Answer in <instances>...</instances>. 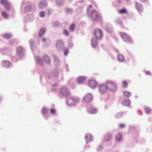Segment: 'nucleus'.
Masks as SVG:
<instances>
[{"instance_id": "f257e3e1", "label": "nucleus", "mask_w": 152, "mask_h": 152, "mask_svg": "<svg viewBox=\"0 0 152 152\" xmlns=\"http://www.w3.org/2000/svg\"><path fill=\"white\" fill-rule=\"evenodd\" d=\"M120 35L123 40L127 43L132 42V40L129 36L126 33H121Z\"/></svg>"}, {"instance_id": "f03ea898", "label": "nucleus", "mask_w": 152, "mask_h": 152, "mask_svg": "<svg viewBox=\"0 0 152 152\" xmlns=\"http://www.w3.org/2000/svg\"><path fill=\"white\" fill-rule=\"evenodd\" d=\"M91 17L93 21H96L101 19L100 15L96 10H93L91 12Z\"/></svg>"}, {"instance_id": "7ed1b4c3", "label": "nucleus", "mask_w": 152, "mask_h": 152, "mask_svg": "<svg viewBox=\"0 0 152 152\" xmlns=\"http://www.w3.org/2000/svg\"><path fill=\"white\" fill-rule=\"evenodd\" d=\"M79 100V99L78 97H71L67 100V103L69 105H72L78 102Z\"/></svg>"}, {"instance_id": "20e7f679", "label": "nucleus", "mask_w": 152, "mask_h": 152, "mask_svg": "<svg viewBox=\"0 0 152 152\" xmlns=\"http://www.w3.org/2000/svg\"><path fill=\"white\" fill-rule=\"evenodd\" d=\"M94 35L96 39L98 40L100 39L102 37V33L100 29H96L94 31Z\"/></svg>"}, {"instance_id": "39448f33", "label": "nucleus", "mask_w": 152, "mask_h": 152, "mask_svg": "<svg viewBox=\"0 0 152 152\" xmlns=\"http://www.w3.org/2000/svg\"><path fill=\"white\" fill-rule=\"evenodd\" d=\"M106 86L108 88V89H110L112 91L115 90L116 88L115 83L111 81L107 82Z\"/></svg>"}, {"instance_id": "423d86ee", "label": "nucleus", "mask_w": 152, "mask_h": 152, "mask_svg": "<svg viewBox=\"0 0 152 152\" xmlns=\"http://www.w3.org/2000/svg\"><path fill=\"white\" fill-rule=\"evenodd\" d=\"M60 93L62 95L65 96L68 95L69 94L68 90L65 87L61 88L60 90Z\"/></svg>"}, {"instance_id": "0eeeda50", "label": "nucleus", "mask_w": 152, "mask_h": 152, "mask_svg": "<svg viewBox=\"0 0 152 152\" xmlns=\"http://www.w3.org/2000/svg\"><path fill=\"white\" fill-rule=\"evenodd\" d=\"M108 90L106 85L102 84L99 86V91L102 94L105 93Z\"/></svg>"}, {"instance_id": "6e6552de", "label": "nucleus", "mask_w": 152, "mask_h": 152, "mask_svg": "<svg viewBox=\"0 0 152 152\" xmlns=\"http://www.w3.org/2000/svg\"><path fill=\"white\" fill-rule=\"evenodd\" d=\"M92 99V96L90 94H87L84 96L83 100L86 102H89L91 101Z\"/></svg>"}, {"instance_id": "1a4fd4ad", "label": "nucleus", "mask_w": 152, "mask_h": 152, "mask_svg": "<svg viewBox=\"0 0 152 152\" xmlns=\"http://www.w3.org/2000/svg\"><path fill=\"white\" fill-rule=\"evenodd\" d=\"M97 85V82L94 80H90L89 81V85L92 88H95Z\"/></svg>"}, {"instance_id": "9d476101", "label": "nucleus", "mask_w": 152, "mask_h": 152, "mask_svg": "<svg viewBox=\"0 0 152 152\" xmlns=\"http://www.w3.org/2000/svg\"><path fill=\"white\" fill-rule=\"evenodd\" d=\"M135 7L139 12H141L143 10L142 5L139 3H136Z\"/></svg>"}, {"instance_id": "9b49d317", "label": "nucleus", "mask_w": 152, "mask_h": 152, "mask_svg": "<svg viewBox=\"0 0 152 152\" xmlns=\"http://www.w3.org/2000/svg\"><path fill=\"white\" fill-rule=\"evenodd\" d=\"M97 112L96 110L94 108L91 107L88 110V113L91 114H94Z\"/></svg>"}, {"instance_id": "f8f14e48", "label": "nucleus", "mask_w": 152, "mask_h": 152, "mask_svg": "<svg viewBox=\"0 0 152 152\" xmlns=\"http://www.w3.org/2000/svg\"><path fill=\"white\" fill-rule=\"evenodd\" d=\"M130 104V101L129 100H124L122 102V104L124 106H128Z\"/></svg>"}, {"instance_id": "ddd939ff", "label": "nucleus", "mask_w": 152, "mask_h": 152, "mask_svg": "<svg viewBox=\"0 0 152 152\" xmlns=\"http://www.w3.org/2000/svg\"><path fill=\"white\" fill-rule=\"evenodd\" d=\"M97 40L95 38V39H93L91 41V45H92V46L93 48H95L96 47L97 45Z\"/></svg>"}, {"instance_id": "4468645a", "label": "nucleus", "mask_w": 152, "mask_h": 152, "mask_svg": "<svg viewBox=\"0 0 152 152\" xmlns=\"http://www.w3.org/2000/svg\"><path fill=\"white\" fill-rule=\"evenodd\" d=\"M46 5V2L44 1H41L39 4V6L40 8H43Z\"/></svg>"}, {"instance_id": "2eb2a0df", "label": "nucleus", "mask_w": 152, "mask_h": 152, "mask_svg": "<svg viewBox=\"0 0 152 152\" xmlns=\"http://www.w3.org/2000/svg\"><path fill=\"white\" fill-rule=\"evenodd\" d=\"M10 62L7 61H3L2 64V66L4 67H8L10 65Z\"/></svg>"}, {"instance_id": "dca6fc26", "label": "nucleus", "mask_w": 152, "mask_h": 152, "mask_svg": "<svg viewBox=\"0 0 152 152\" xmlns=\"http://www.w3.org/2000/svg\"><path fill=\"white\" fill-rule=\"evenodd\" d=\"M85 79V78L83 77H80L78 78L77 81L79 83H80L83 82Z\"/></svg>"}, {"instance_id": "f3484780", "label": "nucleus", "mask_w": 152, "mask_h": 152, "mask_svg": "<svg viewBox=\"0 0 152 152\" xmlns=\"http://www.w3.org/2000/svg\"><path fill=\"white\" fill-rule=\"evenodd\" d=\"M118 12L120 14H126L127 13V11L126 9H123L120 10Z\"/></svg>"}, {"instance_id": "a211bd4d", "label": "nucleus", "mask_w": 152, "mask_h": 152, "mask_svg": "<svg viewBox=\"0 0 152 152\" xmlns=\"http://www.w3.org/2000/svg\"><path fill=\"white\" fill-rule=\"evenodd\" d=\"M44 61L47 64H49L50 62V60L49 58L47 56H45L43 57Z\"/></svg>"}, {"instance_id": "6ab92c4d", "label": "nucleus", "mask_w": 152, "mask_h": 152, "mask_svg": "<svg viewBox=\"0 0 152 152\" xmlns=\"http://www.w3.org/2000/svg\"><path fill=\"white\" fill-rule=\"evenodd\" d=\"M118 59L120 61H123L124 60V57L122 54H119L118 56Z\"/></svg>"}, {"instance_id": "aec40b11", "label": "nucleus", "mask_w": 152, "mask_h": 152, "mask_svg": "<svg viewBox=\"0 0 152 152\" xmlns=\"http://www.w3.org/2000/svg\"><path fill=\"white\" fill-rule=\"evenodd\" d=\"M123 94L125 97H129L131 95V93L130 92L125 91L123 92Z\"/></svg>"}, {"instance_id": "412c9836", "label": "nucleus", "mask_w": 152, "mask_h": 152, "mask_svg": "<svg viewBox=\"0 0 152 152\" xmlns=\"http://www.w3.org/2000/svg\"><path fill=\"white\" fill-rule=\"evenodd\" d=\"M122 138V136L121 134H117L116 137V140L117 141H120Z\"/></svg>"}, {"instance_id": "4be33fe9", "label": "nucleus", "mask_w": 152, "mask_h": 152, "mask_svg": "<svg viewBox=\"0 0 152 152\" xmlns=\"http://www.w3.org/2000/svg\"><path fill=\"white\" fill-rule=\"evenodd\" d=\"M45 31V30L44 28L41 29L39 33V36L40 37H42L44 34Z\"/></svg>"}, {"instance_id": "5701e85b", "label": "nucleus", "mask_w": 152, "mask_h": 152, "mask_svg": "<svg viewBox=\"0 0 152 152\" xmlns=\"http://www.w3.org/2000/svg\"><path fill=\"white\" fill-rule=\"evenodd\" d=\"M9 2L7 0H0L1 4L4 6L7 4Z\"/></svg>"}, {"instance_id": "b1692460", "label": "nucleus", "mask_w": 152, "mask_h": 152, "mask_svg": "<svg viewBox=\"0 0 152 152\" xmlns=\"http://www.w3.org/2000/svg\"><path fill=\"white\" fill-rule=\"evenodd\" d=\"M2 16L5 18H8V16L7 13L4 11H2L1 12Z\"/></svg>"}, {"instance_id": "393cba45", "label": "nucleus", "mask_w": 152, "mask_h": 152, "mask_svg": "<svg viewBox=\"0 0 152 152\" xmlns=\"http://www.w3.org/2000/svg\"><path fill=\"white\" fill-rule=\"evenodd\" d=\"M122 86L124 88H126L127 87L128 84L127 82L124 80L122 83Z\"/></svg>"}, {"instance_id": "a878e982", "label": "nucleus", "mask_w": 152, "mask_h": 152, "mask_svg": "<svg viewBox=\"0 0 152 152\" xmlns=\"http://www.w3.org/2000/svg\"><path fill=\"white\" fill-rule=\"evenodd\" d=\"M3 37L5 38L8 39L10 38L11 36V35L9 34H6L3 35Z\"/></svg>"}, {"instance_id": "bb28decb", "label": "nucleus", "mask_w": 152, "mask_h": 152, "mask_svg": "<svg viewBox=\"0 0 152 152\" xmlns=\"http://www.w3.org/2000/svg\"><path fill=\"white\" fill-rule=\"evenodd\" d=\"M45 15V13L44 11H41L39 13V15L41 18L44 17Z\"/></svg>"}, {"instance_id": "cd10ccee", "label": "nucleus", "mask_w": 152, "mask_h": 152, "mask_svg": "<svg viewBox=\"0 0 152 152\" xmlns=\"http://www.w3.org/2000/svg\"><path fill=\"white\" fill-rule=\"evenodd\" d=\"M75 25L74 24H72L70 26L69 29L71 31H73L75 29Z\"/></svg>"}, {"instance_id": "c85d7f7f", "label": "nucleus", "mask_w": 152, "mask_h": 152, "mask_svg": "<svg viewBox=\"0 0 152 152\" xmlns=\"http://www.w3.org/2000/svg\"><path fill=\"white\" fill-rule=\"evenodd\" d=\"M47 109L46 108H43L42 110V113L43 114H46L47 113Z\"/></svg>"}, {"instance_id": "c756f323", "label": "nucleus", "mask_w": 152, "mask_h": 152, "mask_svg": "<svg viewBox=\"0 0 152 152\" xmlns=\"http://www.w3.org/2000/svg\"><path fill=\"white\" fill-rule=\"evenodd\" d=\"M4 6L7 10H10V5L9 3H8L7 4H6Z\"/></svg>"}, {"instance_id": "7c9ffc66", "label": "nucleus", "mask_w": 152, "mask_h": 152, "mask_svg": "<svg viewBox=\"0 0 152 152\" xmlns=\"http://www.w3.org/2000/svg\"><path fill=\"white\" fill-rule=\"evenodd\" d=\"M119 126L120 128L123 129L125 127L126 125L124 124H120L119 125Z\"/></svg>"}, {"instance_id": "2f4dec72", "label": "nucleus", "mask_w": 152, "mask_h": 152, "mask_svg": "<svg viewBox=\"0 0 152 152\" xmlns=\"http://www.w3.org/2000/svg\"><path fill=\"white\" fill-rule=\"evenodd\" d=\"M145 111L146 113H150V110L149 108L145 107L144 108Z\"/></svg>"}, {"instance_id": "473e14b6", "label": "nucleus", "mask_w": 152, "mask_h": 152, "mask_svg": "<svg viewBox=\"0 0 152 152\" xmlns=\"http://www.w3.org/2000/svg\"><path fill=\"white\" fill-rule=\"evenodd\" d=\"M60 45L62 46H63L64 44L63 43V42L62 41H58V42H57V46L58 47Z\"/></svg>"}, {"instance_id": "72a5a7b5", "label": "nucleus", "mask_w": 152, "mask_h": 152, "mask_svg": "<svg viewBox=\"0 0 152 152\" xmlns=\"http://www.w3.org/2000/svg\"><path fill=\"white\" fill-rule=\"evenodd\" d=\"M51 113L53 115H55L56 113V111L54 109H51L50 110Z\"/></svg>"}, {"instance_id": "f704fd0d", "label": "nucleus", "mask_w": 152, "mask_h": 152, "mask_svg": "<svg viewBox=\"0 0 152 152\" xmlns=\"http://www.w3.org/2000/svg\"><path fill=\"white\" fill-rule=\"evenodd\" d=\"M23 50V48L21 47H19L17 48V51L18 53H20Z\"/></svg>"}, {"instance_id": "c9c22d12", "label": "nucleus", "mask_w": 152, "mask_h": 152, "mask_svg": "<svg viewBox=\"0 0 152 152\" xmlns=\"http://www.w3.org/2000/svg\"><path fill=\"white\" fill-rule=\"evenodd\" d=\"M64 34L66 36H68L69 35V33L68 31H67L66 30L64 29Z\"/></svg>"}, {"instance_id": "e433bc0d", "label": "nucleus", "mask_w": 152, "mask_h": 152, "mask_svg": "<svg viewBox=\"0 0 152 152\" xmlns=\"http://www.w3.org/2000/svg\"><path fill=\"white\" fill-rule=\"evenodd\" d=\"M68 53V50L67 49L65 50L64 51V54L65 55H66Z\"/></svg>"}, {"instance_id": "4c0bfd02", "label": "nucleus", "mask_w": 152, "mask_h": 152, "mask_svg": "<svg viewBox=\"0 0 152 152\" xmlns=\"http://www.w3.org/2000/svg\"><path fill=\"white\" fill-rule=\"evenodd\" d=\"M145 73L146 75H150L151 73L149 71H145Z\"/></svg>"}, {"instance_id": "58836bf2", "label": "nucleus", "mask_w": 152, "mask_h": 152, "mask_svg": "<svg viewBox=\"0 0 152 152\" xmlns=\"http://www.w3.org/2000/svg\"><path fill=\"white\" fill-rule=\"evenodd\" d=\"M72 11V10L70 9H68L66 10V12L67 13L70 12Z\"/></svg>"}, {"instance_id": "ea45409f", "label": "nucleus", "mask_w": 152, "mask_h": 152, "mask_svg": "<svg viewBox=\"0 0 152 152\" xmlns=\"http://www.w3.org/2000/svg\"><path fill=\"white\" fill-rule=\"evenodd\" d=\"M123 115V113H120L118 114V116L119 117Z\"/></svg>"}, {"instance_id": "a19ab883", "label": "nucleus", "mask_w": 152, "mask_h": 152, "mask_svg": "<svg viewBox=\"0 0 152 152\" xmlns=\"http://www.w3.org/2000/svg\"><path fill=\"white\" fill-rule=\"evenodd\" d=\"M42 41H43V42H45V38H43L42 39Z\"/></svg>"}, {"instance_id": "79ce46f5", "label": "nucleus", "mask_w": 152, "mask_h": 152, "mask_svg": "<svg viewBox=\"0 0 152 152\" xmlns=\"http://www.w3.org/2000/svg\"><path fill=\"white\" fill-rule=\"evenodd\" d=\"M89 7H90V8H91L92 7V6L91 5H89Z\"/></svg>"}, {"instance_id": "37998d69", "label": "nucleus", "mask_w": 152, "mask_h": 152, "mask_svg": "<svg viewBox=\"0 0 152 152\" xmlns=\"http://www.w3.org/2000/svg\"><path fill=\"white\" fill-rule=\"evenodd\" d=\"M37 61L38 62L39 61H38V60L37 59Z\"/></svg>"}]
</instances>
